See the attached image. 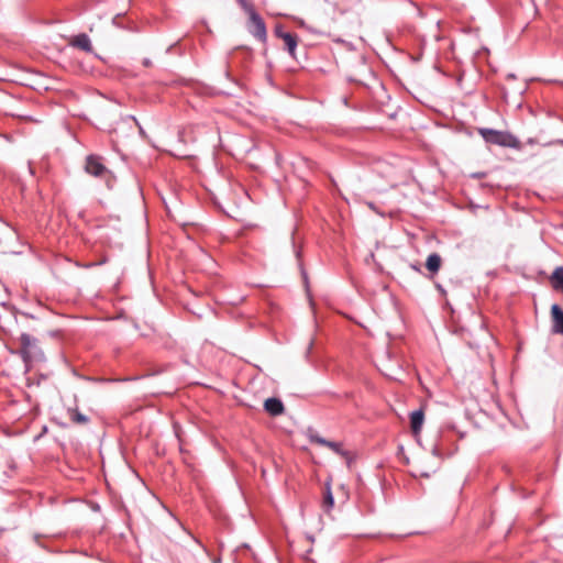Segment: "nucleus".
I'll return each mask as SVG.
<instances>
[{
  "mask_svg": "<svg viewBox=\"0 0 563 563\" xmlns=\"http://www.w3.org/2000/svg\"><path fill=\"white\" fill-rule=\"evenodd\" d=\"M20 341V354L29 367L34 362L44 361V352L40 346L37 339L30 336L29 334H22Z\"/></svg>",
  "mask_w": 563,
  "mask_h": 563,
  "instance_id": "1",
  "label": "nucleus"
},
{
  "mask_svg": "<svg viewBox=\"0 0 563 563\" xmlns=\"http://www.w3.org/2000/svg\"><path fill=\"white\" fill-rule=\"evenodd\" d=\"M479 134L487 143L506 146V147H517L518 140L508 132L496 131L493 129H479Z\"/></svg>",
  "mask_w": 563,
  "mask_h": 563,
  "instance_id": "2",
  "label": "nucleus"
},
{
  "mask_svg": "<svg viewBox=\"0 0 563 563\" xmlns=\"http://www.w3.org/2000/svg\"><path fill=\"white\" fill-rule=\"evenodd\" d=\"M249 15L247 30L260 42L265 43L267 40V30L262 16L254 10Z\"/></svg>",
  "mask_w": 563,
  "mask_h": 563,
  "instance_id": "3",
  "label": "nucleus"
},
{
  "mask_svg": "<svg viewBox=\"0 0 563 563\" xmlns=\"http://www.w3.org/2000/svg\"><path fill=\"white\" fill-rule=\"evenodd\" d=\"M439 467V459L437 456H429L418 461L412 471L415 477L429 478Z\"/></svg>",
  "mask_w": 563,
  "mask_h": 563,
  "instance_id": "4",
  "label": "nucleus"
},
{
  "mask_svg": "<svg viewBox=\"0 0 563 563\" xmlns=\"http://www.w3.org/2000/svg\"><path fill=\"white\" fill-rule=\"evenodd\" d=\"M85 169L88 174L95 177H102L108 174V169L101 163L100 157L95 155H89L87 157Z\"/></svg>",
  "mask_w": 563,
  "mask_h": 563,
  "instance_id": "5",
  "label": "nucleus"
},
{
  "mask_svg": "<svg viewBox=\"0 0 563 563\" xmlns=\"http://www.w3.org/2000/svg\"><path fill=\"white\" fill-rule=\"evenodd\" d=\"M551 318L553 323V332L563 334V310L556 303L551 307Z\"/></svg>",
  "mask_w": 563,
  "mask_h": 563,
  "instance_id": "6",
  "label": "nucleus"
},
{
  "mask_svg": "<svg viewBox=\"0 0 563 563\" xmlns=\"http://www.w3.org/2000/svg\"><path fill=\"white\" fill-rule=\"evenodd\" d=\"M308 438H309V441L312 442V443L324 445V446H327V448H329V449L333 450L334 452L340 453L342 455L345 454V452L341 450V444L340 443L328 441V440L321 438L320 435H318L317 433H313V432H309Z\"/></svg>",
  "mask_w": 563,
  "mask_h": 563,
  "instance_id": "7",
  "label": "nucleus"
},
{
  "mask_svg": "<svg viewBox=\"0 0 563 563\" xmlns=\"http://www.w3.org/2000/svg\"><path fill=\"white\" fill-rule=\"evenodd\" d=\"M423 421L424 412L422 408L415 410L410 413V428L413 435H418L420 433Z\"/></svg>",
  "mask_w": 563,
  "mask_h": 563,
  "instance_id": "8",
  "label": "nucleus"
},
{
  "mask_svg": "<svg viewBox=\"0 0 563 563\" xmlns=\"http://www.w3.org/2000/svg\"><path fill=\"white\" fill-rule=\"evenodd\" d=\"M265 410L272 416H279L284 412V405L277 398H268L264 402Z\"/></svg>",
  "mask_w": 563,
  "mask_h": 563,
  "instance_id": "9",
  "label": "nucleus"
},
{
  "mask_svg": "<svg viewBox=\"0 0 563 563\" xmlns=\"http://www.w3.org/2000/svg\"><path fill=\"white\" fill-rule=\"evenodd\" d=\"M71 45L85 52H91L92 49L90 38L86 34L75 36L71 41Z\"/></svg>",
  "mask_w": 563,
  "mask_h": 563,
  "instance_id": "10",
  "label": "nucleus"
},
{
  "mask_svg": "<svg viewBox=\"0 0 563 563\" xmlns=\"http://www.w3.org/2000/svg\"><path fill=\"white\" fill-rule=\"evenodd\" d=\"M67 413L71 422L75 424H87L89 422V418L81 413L77 408H68Z\"/></svg>",
  "mask_w": 563,
  "mask_h": 563,
  "instance_id": "11",
  "label": "nucleus"
},
{
  "mask_svg": "<svg viewBox=\"0 0 563 563\" xmlns=\"http://www.w3.org/2000/svg\"><path fill=\"white\" fill-rule=\"evenodd\" d=\"M280 38L284 40L286 49L291 56H295V51L297 47V36L291 33L280 34Z\"/></svg>",
  "mask_w": 563,
  "mask_h": 563,
  "instance_id": "12",
  "label": "nucleus"
},
{
  "mask_svg": "<svg viewBox=\"0 0 563 563\" xmlns=\"http://www.w3.org/2000/svg\"><path fill=\"white\" fill-rule=\"evenodd\" d=\"M441 256L437 253H432L428 256L426 266L431 273H437L441 266Z\"/></svg>",
  "mask_w": 563,
  "mask_h": 563,
  "instance_id": "13",
  "label": "nucleus"
},
{
  "mask_svg": "<svg viewBox=\"0 0 563 563\" xmlns=\"http://www.w3.org/2000/svg\"><path fill=\"white\" fill-rule=\"evenodd\" d=\"M333 506H334L333 495L331 493L330 486L327 485L324 495H323V500H322V508H323L324 512L329 514L331 511V509L333 508Z\"/></svg>",
  "mask_w": 563,
  "mask_h": 563,
  "instance_id": "14",
  "label": "nucleus"
},
{
  "mask_svg": "<svg viewBox=\"0 0 563 563\" xmlns=\"http://www.w3.org/2000/svg\"><path fill=\"white\" fill-rule=\"evenodd\" d=\"M549 282H563V267L562 266L556 267L553 271Z\"/></svg>",
  "mask_w": 563,
  "mask_h": 563,
  "instance_id": "15",
  "label": "nucleus"
},
{
  "mask_svg": "<svg viewBox=\"0 0 563 563\" xmlns=\"http://www.w3.org/2000/svg\"><path fill=\"white\" fill-rule=\"evenodd\" d=\"M238 3L241 5V8L244 10V12L246 14L251 13L252 11H254V7L251 2L246 1V0H236Z\"/></svg>",
  "mask_w": 563,
  "mask_h": 563,
  "instance_id": "16",
  "label": "nucleus"
},
{
  "mask_svg": "<svg viewBox=\"0 0 563 563\" xmlns=\"http://www.w3.org/2000/svg\"><path fill=\"white\" fill-rule=\"evenodd\" d=\"M554 289L558 291L563 292V283L562 284H553Z\"/></svg>",
  "mask_w": 563,
  "mask_h": 563,
  "instance_id": "17",
  "label": "nucleus"
},
{
  "mask_svg": "<svg viewBox=\"0 0 563 563\" xmlns=\"http://www.w3.org/2000/svg\"><path fill=\"white\" fill-rule=\"evenodd\" d=\"M275 31H276V35H277L278 37H280V34H285V33H286V32H283V31H282L280 26H277Z\"/></svg>",
  "mask_w": 563,
  "mask_h": 563,
  "instance_id": "18",
  "label": "nucleus"
},
{
  "mask_svg": "<svg viewBox=\"0 0 563 563\" xmlns=\"http://www.w3.org/2000/svg\"><path fill=\"white\" fill-rule=\"evenodd\" d=\"M302 278H303V282H307L308 279V276L306 275V273L302 271Z\"/></svg>",
  "mask_w": 563,
  "mask_h": 563,
  "instance_id": "19",
  "label": "nucleus"
},
{
  "mask_svg": "<svg viewBox=\"0 0 563 563\" xmlns=\"http://www.w3.org/2000/svg\"><path fill=\"white\" fill-rule=\"evenodd\" d=\"M437 289L440 290L441 292H443L440 284H437Z\"/></svg>",
  "mask_w": 563,
  "mask_h": 563,
  "instance_id": "20",
  "label": "nucleus"
},
{
  "mask_svg": "<svg viewBox=\"0 0 563 563\" xmlns=\"http://www.w3.org/2000/svg\"><path fill=\"white\" fill-rule=\"evenodd\" d=\"M368 207H369L371 209H373V210L375 209V208H374V205H373L372 202H369V203H368Z\"/></svg>",
  "mask_w": 563,
  "mask_h": 563,
  "instance_id": "21",
  "label": "nucleus"
},
{
  "mask_svg": "<svg viewBox=\"0 0 563 563\" xmlns=\"http://www.w3.org/2000/svg\"><path fill=\"white\" fill-rule=\"evenodd\" d=\"M187 289H188L189 291H191V292L196 294V292L191 289V287L187 286Z\"/></svg>",
  "mask_w": 563,
  "mask_h": 563,
  "instance_id": "22",
  "label": "nucleus"
},
{
  "mask_svg": "<svg viewBox=\"0 0 563 563\" xmlns=\"http://www.w3.org/2000/svg\"><path fill=\"white\" fill-rule=\"evenodd\" d=\"M306 292H307L308 296H310L308 287H306Z\"/></svg>",
  "mask_w": 563,
  "mask_h": 563,
  "instance_id": "23",
  "label": "nucleus"
}]
</instances>
